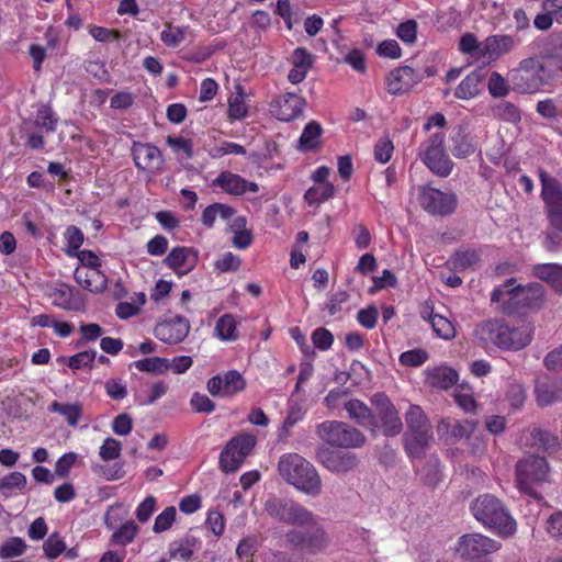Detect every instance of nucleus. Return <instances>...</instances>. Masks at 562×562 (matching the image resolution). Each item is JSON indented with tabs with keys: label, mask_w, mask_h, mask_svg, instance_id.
I'll use <instances>...</instances> for the list:
<instances>
[{
	"label": "nucleus",
	"mask_w": 562,
	"mask_h": 562,
	"mask_svg": "<svg viewBox=\"0 0 562 562\" xmlns=\"http://www.w3.org/2000/svg\"><path fill=\"white\" fill-rule=\"evenodd\" d=\"M535 327L531 323L519 322L510 325L503 319L492 318L479 323L473 336L484 349L497 348L504 351L525 349L533 339Z\"/></svg>",
	"instance_id": "f257e3e1"
},
{
	"label": "nucleus",
	"mask_w": 562,
	"mask_h": 562,
	"mask_svg": "<svg viewBox=\"0 0 562 562\" xmlns=\"http://www.w3.org/2000/svg\"><path fill=\"white\" fill-rule=\"evenodd\" d=\"M281 477L290 485L308 496H318L323 490L322 479L316 468L299 453H284L278 462Z\"/></svg>",
	"instance_id": "f03ea898"
},
{
	"label": "nucleus",
	"mask_w": 562,
	"mask_h": 562,
	"mask_svg": "<svg viewBox=\"0 0 562 562\" xmlns=\"http://www.w3.org/2000/svg\"><path fill=\"white\" fill-rule=\"evenodd\" d=\"M516 41L507 34L490 35L484 41H479L473 33H465L460 37L459 50L476 61L491 64L499 57L512 52Z\"/></svg>",
	"instance_id": "7ed1b4c3"
},
{
	"label": "nucleus",
	"mask_w": 562,
	"mask_h": 562,
	"mask_svg": "<svg viewBox=\"0 0 562 562\" xmlns=\"http://www.w3.org/2000/svg\"><path fill=\"white\" fill-rule=\"evenodd\" d=\"M405 423L407 427L403 437L405 451L411 458L419 459L434 440L429 418L420 406L411 404L405 413Z\"/></svg>",
	"instance_id": "20e7f679"
},
{
	"label": "nucleus",
	"mask_w": 562,
	"mask_h": 562,
	"mask_svg": "<svg viewBox=\"0 0 562 562\" xmlns=\"http://www.w3.org/2000/svg\"><path fill=\"white\" fill-rule=\"evenodd\" d=\"M475 519L501 536L508 537L516 531V521L503 503L494 495L484 494L471 504Z\"/></svg>",
	"instance_id": "39448f33"
},
{
	"label": "nucleus",
	"mask_w": 562,
	"mask_h": 562,
	"mask_svg": "<svg viewBox=\"0 0 562 562\" xmlns=\"http://www.w3.org/2000/svg\"><path fill=\"white\" fill-rule=\"evenodd\" d=\"M553 76L548 66L537 56H530L519 61L518 66L509 70L508 80L512 89L518 93L539 92Z\"/></svg>",
	"instance_id": "423d86ee"
},
{
	"label": "nucleus",
	"mask_w": 562,
	"mask_h": 562,
	"mask_svg": "<svg viewBox=\"0 0 562 562\" xmlns=\"http://www.w3.org/2000/svg\"><path fill=\"white\" fill-rule=\"evenodd\" d=\"M318 438L330 447L358 449L366 442V436L356 427L339 420H325L316 426Z\"/></svg>",
	"instance_id": "0eeeda50"
},
{
	"label": "nucleus",
	"mask_w": 562,
	"mask_h": 562,
	"mask_svg": "<svg viewBox=\"0 0 562 562\" xmlns=\"http://www.w3.org/2000/svg\"><path fill=\"white\" fill-rule=\"evenodd\" d=\"M549 467L543 457L528 456L516 465V477L519 490L533 498L532 505L539 509L541 497L537 496L532 486L544 482L548 477Z\"/></svg>",
	"instance_id": "6e6552de"
},
{
	"label": "nucleus",
	"mask_w": 562,
	"mask_h": 562,
	"mask_svg": "<svg viewBox=\"0 0 562 562\" xmlns=\"http://www.w3.org/2000/svg\"><path fill=\"white\" fill-rule=\"evenodd\" d=\"M445 134L437 132L431 134L418 147V157L426 167L436 176L446 178L453 168V162L445 149Z\"/></svg>",
	"instance_id": "1a4fd4ad"
},
{
	"label": "nucleus",
	"mask_w": 562,
	"mask_h": 562,
	"mask_svg": "<svg viewBox=\"0 0 562 562\" xmlns=\"http://www.w3.org/2000/svg\"><path fill=\"white\" fill-rule=\"evenodd\" d=\"M304 526H308L311 529L307 531L293 529L285 533V540L289 546L308 554H318L325 551L329 547L330 539L326 530L317 521L316 516L314 515L312 524H305Z\"/></svg>",
	"instance_id": "9d476101"
},
{
	"label": "nucleus",
	"mask_w": 562,
	"mask_h": 562,
	"mask_svg": "<svg viewBox=\"0 0 562 562\" xmlns=\"http://www.w3.org/2000/svg\"><path fill=\"white\" fill-rule=\"evenodd\" d=\"M501 543L481 533H468L459 538L456 552L467 562H492L491 554Z\"/></svg>",
	"instance_id": "9b49d317"
},
{
	"label": "nucleus",
	"mask_w": 562,
	"mask_h": 562,
	"mask_svg": "<svg viewBox=\"0 0 562 562\" xmlns=\"http://www.w3.org/2000/svg\"><path fill=\"white\" fill-rule=\"evenodd\" d=\"M266 513L282 522L291 525H305L314 521V514L302 505L277 497H270L265 503Z\"/></svg>",
	"instance_id": "f8f14e48"
},
{
	"label": "nucleus",
	"mask_w": 562,
	"mask_h": 562,
	"mask_svg": "<svg viewBox=\"0 0 562 562\" xmlns=\"http://www.w3.org/2000/svg\"><path fill=\"white\" fill-rule=\"evenodd\" d=\"M255 445L256 437L250 434H240L232 438L220 454L221 470L225 473L238 471Z\"/></svg>",
	"instance_id": "ddd939ff"
},
{
	"label": "nucleus",
	"mask_w": 562,
	"mask_h": 562,
	"mask_svg": "<svg viewBox=\"0 0 562 562\" xmlns=\"http://www.w3.org/2000/svg\"><path fill=\"white\" fill-rule=\"evenodd\" d=\"M371 403L376 412V427L375 432L383 434L386 437H394L403 429V423L398 411L384 393H375L371 397Z\"/></svg>",
	"instance_id": "4468645a"
},
{
	"label": "nucleus",
	"mask_w": 562,
	"mask_h": 562,
	"mask_svg": "<svg viewBox=\"0 0 562 562\" xmlns=\"http://www.w3.org/2000/svg\"><path fill=\"white\" fill-rule=\"evenodd\" d=\"M418 200L423 209L432 215H449L457 206V198L452 192H443L430 186L419 189Z\"/></svg>",
	"instance_id": "2eb2a0df"
},
{
	"label": "nucleus",
	"mask_w": 562,
	"mask_h": 562,
	"mask_svg": "<svg viewBox=\"0 0 562 562\" xmlns=\"http://www.w3.org/2000/svg\"><path fill=\"white\" fill-rule=\"evenodd\" d=\"M132 156L136 168L149 177L162 173L165 160L158 147L151 144L134 143Z\"/></svg>",
	"instance_id": "dca6fc26"
},
{
	"label": "nucleus",
	"mask_w": 562,
	"mask_h": 562,
	"mask_svg": "<svg viewBox=\"0 0 562 562\" xmlns=\"http://www.w3.org/2000/svg\"><path fill=\"white\" fill-rule=\"evenodd\" d=\"M317 461L334 474H345L355 470L359 464L356 453L321 448L316 453Z\"/></svg>",
	"instance_id": "f3484780"
},
{
	"label": "nucleus",
	"mask_w": 562,
	"mask_h": 562,
	"mask_svg": "<svg viewBox=\"0 0 562 562\" xmlns=\"http://www.w3.org/2000/svg\"><path fill=\"white\" fill-rule=\"evenodd\" d=\"M246 380L237 370H229L223 375H215L209 379L206 389L213 396L233 397L244 391Z\"/></svg>",
	"instance_id": "a211bd4d"
},
{
	"label": "nucleus",
	"mask_w": 562,
	"mask_h": 562,
	"mask_svg": "<svg viewBox=\"0 0 562 562\" xmlns=\"http://www.w3.org/2000/svg\"><path fill=\"white\" fill-rule=\"evenodd\" d=\"M539 50L538 58L548 66V71L554 76L562 70V32L552 33L548 37L535 42Z\"/></svg>",
	"instance_id": "6ab92c4d"
},
{
	"label": "nucleus",
	"mask_w": 562,
	"mask_h": 562,
	"mask_svg": "<svg viewBox=\"0 0 562 562\" xmlns=\"http://www.w3.org/2000/svg\"><path fill=\"white\" fill-rule=\"evenodd\" d=\"M477 423L474 420H457L450 417H443L437 425V435L439 440L446 443H454L460 439H471Z\"/></svg>",
	"instance_id": "aec40b11"
},
{
	"label": "nucleus",
	"mask_w": 562,
	"mask_h": 562,
	"mask_svg": "<svg viewBox=\"0 0 562 562\" xmlns=\"http://www.w3.org/2000/svg\"><path fill=\"white\" fill-rule=\"evenodd\" d=\"M305 101L302 97L286 92L276 98L270 104V113L279 121L290 122L303 113Z\"/></svg>",
	"instance_id": "412c9836"
},
{
	"label": "nucleus",
	"mask_w": 562,
	"mask_h": 562,
	"mask_svg": "<svg viewBox=\"0 0 562 562\" xmlns=\"http://www.w3.org/2000/svg\"><path fill=\"white\" fill-rule=\"evenodd\" d=\"M420 81L419 74L409 66H402L391 70L385 77L386 91L392 95L408 92Z\"/></svg>",
	"instance_id": "4be33fe9"
},
{
	"label": "nucleus",
	"mask_w": 562,
	"mask_h": 562,
	"mask_svg": "<svg viewBox=\"0 0 562 562\" xmlns=\"http://www.w3.org/2000/svg\"><path fill=\"white\" fill-rule=\"evenodd\" d=\"M190 330V323L182 316L165 319L155 327V336L169 345H176L184 340Z\"/></svg>",
	"instance_id": "5701e85b"
},
{
	"label": "nucleus",
	"mask_w": 562,
	"mask_h": 562,
	"mask_svg": "<svg viewBox=\"0 0 562 562\" xmlns=\"http://www.w3.org/2000/svg\"><path fill=\"white\" fill-rule=\"evenodd\" d=\"M517 280L510 278L492 291L491 303L504 314L517 313Z\"/></svg>",
	"instance_id": "b1692460"
},
{
	"label": "nucleus",
	"mask_w": 562,
	"mask_h": 562,
	"mask_svg": "<svg viewBox=\"0 0 562 562\" xmlns=\"http://www.w3.org/2000/svg\"><path fill=\"white\" fill-rule=\"evenodd\" d=\"M516 302L517 313L541 308L544 303L543 286L537 282L527 285H521L518 283Z\"/></svg>",
	"instance_id": "393cba45"
},
{
	"label": "nucleus",
	"mask_w": 562,
	"mask_h": 562,
	"mask_svg": "<svg viewBox=\"0 0 562 562\" xmlns=\"http://www.w3.org/2000/svg\"><path fill=\"white\" fill-rule=\"evenodd\" d=\"M213 184L232 195H241L247 191L257 192L259 190L256 182L247 181L239 175L229 171L221 172Z\"/></svg>",
	"instance_id": "a878e982"
},
{
	"label": "nucleus",
	"mask_w": 562,
	"mask_h": 562,
	"mask_svg": "<svg viewBox=\"0 0 562 562\" xmlns=\"http://www.w3.org/2000/svg\"><path fill=\"white\" fill-rule=\"evenodd\" d=\"M536 402L539 406H550L562 400V381L559 379H538L535 385Z\"/></svg>",
	"instance_id": "bb28decb"
},
{
	"label": "nucleus",
	"mask_w": 562,
	"mask_h": 562,
	"mask_svg": "<svg viewBox=\"0 0 562 562\" xmlns=\"http://www.w3.org/2000/svg\"><path fill=\"white\" fill-rule=\"evenodd\" d=\"M540 181L546 212L562 209V184L544 171L540 172Z\"/></svg>",
	"instance_id": "cd10ccee"
},
{
	"label": "nucleus",
	"mask_w": 562,
	"mask_h": 562,
	"mask_svg": "<svg viewBox=\"0 0 562 562\" xmlns=\"http://www.w3.org/2000/svg\"><path fill=\"white\" fill-rule=\"evenodd\" d=\"M165 261L176 273L186 274L196 266L198 255L192 248L176 247L168 254Z\"/></svg>",
	"instance_id": "c85d7f7f"
},
{
	"label": "nucleus",
	"mask_w": 562,
	"mask_h": 562,
	"mask_svg": "<svg viewBox=\"0 0 562 562\" xmlns=\"http://www.w3.org/2000/svg\"><path fill=\"white\" fill-rule=\"evenodd\" d=\"M74 277L81 288L91 293H102L108 286V278L101 269L76 268Z\"/></svg>",
	"instance_id": "c756f323"
},
{
	"label": "nucleus",
	"mask_w": 562,
	"mask_h": 562,
	"mask_svg": "<svg viewBox=\"0 0 562 562\" xmlns=\"http://www.w3.org/2000/svg\"><path fill=\"white\" fill-rule=\"evenodd\" d=\"M344 407L350 419L355 420L360 426L370 428L372 432H375L376 418L367 404L360 400L352 398L345 402Z\"/></svg>",
	"instance_id": "7c9ffc66"
},
{
	"label": "nucleus",
	"mask_w": 562,
	"mask_h": 562,
	"mask_svg": "<svg viewBox=\"0 0 562 562\" xmlns=\"http://www.w3.org/2000/svg\"><path fill=\"white\" fill-rule=\"evenodd\" d=\"M292 68L289 71L288 79L290 82L297 85L302 82L313 65V55L305 48L297 47L291 56Z\"/></svg>",
	"instance_id": "2f4dec72"
},
{
	"label": "nucleus",
	"mask_w": 562,
	"mask_h": 562,
	"mask_svg": "<svg viewBox=\"0 0 562 562\" xmlns=\"http://www.w3.org/2000/svg\"><path fill=\"white\" fill-rule=\"evenodd\" d=\"M541 8L542 12L533 20V25L539 31H548L554 21H562V0H543Z\"/></svg>",
	"instance_id": "473e14b6"
},
{
	"label": "nucleus",
	"mask_w": 562,
	"mask_h": 562,
	"mask_svg": "<svg viewBox=\"0 0 562 562\" xmlns=\"http://www.w3.org/2000/svg\"><path fill=\"white\" fill-rule=\"evenodd\" d=\"M484 72L482 69H475L465 76L454 90L456 98L460 100H470L481 92Z\"/></svg>",
	"instance_id": "72a5a7b5"
},
{
	"label": "nucleus",
	"mask_w": 562,
	"mask_h": 562,
	"mask_svg": "<svg viewBox=\"0 0 562 562\" xmlns=\"http://www.w3.org/2000/svg\"><path fill=\"white\" fill-rule=\"evenodd\" d=\"M192 31L188 25H175L170 22L165 24V29L160 33V41L169 48L180 46L189 36Z\"/></svg>",
	"instance_id": "f704fd0d"
},
{
	"label": "nucleus",
	"mask_w": 562,
	"mask_h": 562,
	"mask_svg": "<svg viewBox=\"0 0 562 562\" xmlns=\"http://www.w3.org/2000/svg\"><path fill=\"white\" fill-rule=\"evenodd\" d=\"M238 321L233 314L222 315L215 323L214 337L221 341H236L239 339Z\"/></svg>",
	"instance_id": "c9c22d12"
},
{
	"label": "nucleus",
	"mask_w": 562,
	"mask_h": 562,
	"mask_svg": "<svg viewBox=\"0 0 562 562\" xmlns=\"http://www.w3.org/2000/svg\"><path fill=\"white\" fill-rule=\"evenodd\" d=\"M457 380V371L449 367H437L427 370V382L434 387L447 390L451 387Z\"/></svg>",
	"instance_id": "e433bc0d"
},
{
	"label": "nucleus",
	"mask_w": 562,
	"mask_h": 562,
	"mask_svg": "<svg viewBox=\"0 0 562 562\" xmlns=\"http://www.w3.org/2000/svg\"><path fill=\"white\" fill-rule=\"evenodd\" d=\"M533 273L540 280L550 283L558 292H562V265L540 263L533 267Z\"/></svg>",
	"instance_id": "4c0bfd02"
},
{
	"label": "nucleus",
	"mask_w": 562,
	"mask_h": 562,
	"mask_svg": "<svg viewBox=\"0 0 562 562\" xmlns=\"http://www.w3.org/2000/svg\"><path fill=\"white\" fill-rule=\"evenodd\" d=\"M49 411L60 414L70 427H77L82 416V404L75 403H59L54 401L49 405Z\"/></svg>",
	"instance_id": "58836bf2"
},
{
	"label": "nucleus",
	"mask_w": 562,
	"mask_h": 562,
	"mask_svg": "<svg viewBox=\"0 0 562 562\" xmlns=\"http://www.w3.org/2000/svg\"><path fill=\"white\" fill-rule=\"evenodd\" d=\"M323 128L319 123L312 121L307 123L299 139V149L303 151L314 150L319 145Z\"/></svg>",
	"instance_id": "ea45409f"
},
{
	"label": "nucleus",
	"mask_w": 562,
	"mask_h": 562,
	"mask_svg": "<svg viewBox=\"0 0 562 562\" xmlns=\"http://www.w3.org/2000/svg\"><path fill=\"white\" fill-rule=\"evenodd\" d=\"M198 540L193 536H187L179 541H175L169 547L171 559L188 562L191 560L196 548Z\"/></svg>",
	"instance_id": "a19ab883"
},
{
	"label": "nucleus",
	"mask_w": 562,
	"mask_h": 562,
	"mask_svg": "<svg viewBox=\"0 0 562 562\" xmlns=\"http://www.w3.org/2000/svg\"><path fill=\"white\" fill-rule=\"evenodd\" d=\"M335 186L333 183L314 184L304 194V199L310 205H319L335 194Z\"/></svg>",
	"instance_id": "79ce46f5"
},
{
	"label": "nucleus",
	"mask_w": 562,
	"mask_h": 562,
	"mask_svg": "<svg viewBox=\"0 0 562 562\" xmlns=\"http://www.w3.org/2000/svg\"><path fill=\"white\" fill-rule=\"evenodd\" d=\"M235 210L226 204L214 203L204 209L201 221L204 226L212 227L217 217L223 220L231 218Z\"/></svg>",
	"instance_id": "37998d69"
},
{
	"label": "nucleus",
	"mask_w": 562,
	"mask_h": 562,
	"mask_svg": "<svg viewBox=\"0 0 562 562\" xmlns=\"http://www.w3.org/2000/svg\"><path fill=\"white\" fill-rule=\"evenodd\" d=\"M134 367L140 372L165 373L169 370V359L150 357L136 360Z\"/></svg>",
	"instance_id": "c03bdc74"
},
{
	"label": "nucleus",
	"mask_w": 562,
	"mask_h": 562,
	"mask_svg": "<svg viewBox=\"0 0 562 562\" xmlns=\"http://www.w3.org/2000/svg\"><path fill=\"white\" fill-rule=\"evenodd\" d=\"M248 106L245 102L243 88L236 87L235 93L228 100V116L232 120H241L247 115Z\"/></svg>",
	"instance_id": "a18cd8bd"
},
{
	"label": "nucleus",
	"mask_w": 562,
	"mask_h": 562,
	"mask_svg": "<svg viewBox=\"0 0 562 562\" xmlns=\"http://www.w3.org/2000/svg\"><path fill=\"white\" fill-rule=\"evenodd\" d=\"M26 476L21 472H11L0 481V493L10 497L14 490H23L26 486Z\"/></svg>",
	"instance_id": "49530a36"
},
{
	"label": "nucleus",
	"mask_w": 562,
	"mask_h": 562,
	"mask_svg": "<svg viewBox=\"0 0 562 562\" xmlns=\"http://www.w3.org/2000/svg\"><path fill=\"white\" fill-rule=\"evenodd\" d=\"M58 123V116L48 105H41L37 110L34 125L45 130L47 133L55 132Z\"/></svg>",
	"instance_id": "de8ad7c7"
},
{
	"label": "nucleus",
	"mask_w": 562,
	"mask_h": 562,
	"mask_svg": "<svg viewBox=\"0 0 562 562\" xmlns=\"http://www.w3.org/2000/svg\"><path fill=\"white\" fill-rule=\"evenodd\" d=\"M493 115L508 123L517 124L521 120L518 108L507 101H502L492 109Z\"/></svg>",
	"instance_id": "09e8293b"
},
{
	"label": "nucleus",
	"mask_w": 562,
	"mask_h": 562,
	"mask_svg": "<svg viewBox=\"0 0 562 562\" xmlns=\"http://www.w3.org/2000/svg\"><path fill=\"white\" fill-rule=\"evenodd\" d=\"M429 322L431 324V327L435 331V334L442 339L449 340L452 339L456 335V329L448 318L438 315V314H431L429 316Z\"/></svg>",
	"instance_id": "8fccbe9b"
},
{
	"label": "nucleus",
	"mask_w": 562,
	"mask_h": 562,
	"mask_svg": "<svg viewBox=\"0 0 562 562\" xmlns=\"http://www.w3.org/2000/svg\"><path fill=\"white\" fill-rule=\"evenodd\" d=\"M508 82V78L506 79L499 72L493 71L487 80V89L490 94L494 98L506 97L512 88V85H509Z\"/></svg>",
	"instance_id": "3c124183"
},
{
	"label": "nucleus",
	"mask_w": 562,
	"mask_h": 562,
	"mask_svg": "<svg viewBox=\"0 0 562 562\" xmlns=\"http://www.w3.org/2000/svg\"><path fill=\"white\" fill-rule=\"evenodd\" d=\"M477 260L479 256L473 250L457 251L449 258L447 265L454 270H465L475 265Z\"/></svg>",
	"instance_id": "603ef678"
},
{
	"label": "nucleus",
	"mask_w": 562,
	"mask_h": 562,
	"mask_svg": "<svg viewBox=\"0 0 562 562\" xmlns=\"http://www.w3.org/2000/svg\"><path fill=\"white\" fill-rule=\"evenodd\" d=\"M146 296L144 293L137 294V302H120L116 305L115 314L121 319H128L136 316L140 312V306L145 303Z\"/></svg>",
	"instance_id": "864d4df0"
},
{
	"label": "nucleus",
	"mask_w": 562,
	"mask_h": 562,
	"mask_svg": "<svg viewBox=\"0 0 562 562\" xmlns=\"http://www.w3.org/2000/svg\"><path fill=\"white\" fill-rule=\"evenodd\" d=\"M177 509L173 506L166 507L157 517L153 526L155 533H161L169 530L176 521Z\"/></svg>",
	"instance_id": "5fc2aeb1"
},
{
	"label": "nucleus",
	"mask_w": 562,
	"mask_h": 562,
	"mask_svg": "<svg viewBox=\"0 0 562 562\" xmlns=\"http://www.w3.org/2000/svg\"><path fill=\"white\" fill-rule=\"evenodd\" d=\"M25 550V541L20 537H13L2 543L0 547V557L5 559L20 557L24 553Z\"/></svg>",
	"instance_id": "6e6d98bb"
},
{
	"label": "nucleus",
	"mask_w": 562,
	"mask_h": 562,
	"mask_svg": "<svg viewBox=\"0 0 562 562\" xmlns=\"http://www.w3.org/2000/svg\"><path fill=\"white\" fill-rule=\"evenodd\" d=\"M137 532V525L134 521L130 520L122 525L120 528H117L112 537L115 543L126 546L127 543L134 540Z\"/></svg>",
	"instance_id": "4d7b16f0"
},
{
	"label": "nucleus",
	"mask_w": 562,
	"mask_h": 562,
	"mask_svg": "<svg viewBox=\"0 0 562 562\" xmlns=\"http://www.w3.org/2000/svg\"><path fill=\"white\" fill-rule=\"evenodd\" d=\"M97 357L95 350H85L78 352L68 359V367L72 370L91 368Z\"/></svg>",
	"instance_id": "13d9d810"
},
{
	"label": "nucleus",
	"mask_w": 562,
	"mask_h": 562,
	"mask_svg": "<svg viewBox=\"0 0 562 562\" xmlns=\"http://www.w3.org/2000/svg\"><path fill=\"white\" fill-rule=\"evenodd\" d=\"M122 445L119 440L108 437L99 449V456L103 461L115 460L121 456Z\"/></svg>",
	"instance_id": "bf43d9fd"
},
{
	"label": "nucleus",
	"mask_w": 562,
	"mask_h": 562,
	"mask_svg": "<svg viewBox=\"0 0 562 562\" xmlns=\"http://www.w3.org/2000/svg\"><path fill=\"white\" fill-rule=\"evenodd\" d=\"M543 247L550 252H562V231L548 226L543 237Z\"/></svg>",
	"instance_id": "052dcab7"
},
{
	"label": "nucleus",
	"mask_w": 562,
	"mask_h": 562,
	"mask_svg": "<svg viewBox=\"0 0 562 562\" xmlns=\"http://www.w3.org/2000/svg\"><path fill=\"white\" fill-rule=\"evenodd\" d=\"M394 146L389 136L381 137L374 146V158L381 164H386L392 158Z\"/></svg>",
	"instance_id": "680f3d73"
},
{
	"label": "nucleus",
	"mask_w": 562,
	"mask_h": 562,
	"mask_svg": "<svg viewBox=\"0 0 562 562\" xmlns=\"http://www.w3.org/2000/svg\"><path fill=\"white\" fill-rule=\"evenodd\" d=\"M43 550L48 559H56L66 550V543L58 535L54 533L44 542Z\"/></svg>",
	"instance_id": "e2e57ef3"
},
{
	"label": "nucleus",
	"mask_w": 562,
	"mask_h": 562,
	"mask_svg": "<svg viewBox=\"0 0 562 562\" xmlns=\"http://www.w3.org/2000/svg\"><path fill=\"white\" fill-rule=\"evenodd\" d=\"M246 149L244 146L234 142H223L220 145L213 147L210 155L213 158H222L226 155H245Z\"/></svg>",
	"instance_id": "0e129e2a"
},
{
	"label": "nucleus",
	"mask_w": 562,
	"mask_h": 562,
	"mask_svg": "<svg viewBox=\"0 0 562 562\" xmlns=\"http://www.w3.org/2000/svg\"><path fill=\"white\" fill-rule=\"evenodd\" d=\"M77 460L78 454L76 452L64 453L55 463V474L61 479L67 477Z\"/></svg>",
	"instance_id": "69168bd1"
},
{
	"label": "nucleus",
	"mask_w": 562,
	"mask_h": 562,
	"mask_svg": "<svg viewBox=\"0 0 562 562\" xmlns=\"http://www.w3.org/2000/svg\"><path fill=\"white\" fill-rule=\"evenodd\" d=\"M106 395L114 401H122L127 396V386L122 379H110L104 384Z\"/></svg>",
	"instance_id": "338daca9"
},
{
	"label": "nucleus",
	"mask_w": 562,
	"mask_h": 562,
	"mask_svg": "<svg viewBox=\"0 0 562 562\" xmlns=\"http://www.w3.org/2000/svg\"><path fill=\"white\" fill-rule=\"evenodd\" d=\"M428 359V353L424 349H412L400 356V362L407 367H419Z\"/></svg>",
	"instance_id": "774afa93"
}]
</instances>
